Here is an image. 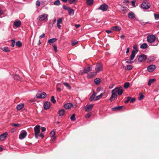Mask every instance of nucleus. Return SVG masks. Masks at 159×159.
Returning a JSON list of instances; mask_svg holds the SVG:
<instances>
[{
  "mask_svg": "<svg viewBox=\"0 0 159 159\" xmlns=\"http://www.w3.org/2000/svg\"><path fill=\"white\" fill-rule=\"evenodd\" d=\"M133 49L132 51L130 57L131 60H133L135 56L136 53L138 52V49H137V45L135 44L133 47Z\"/></svg>",
  "mask_w": 159,
  "mask_h": 159,
  "instance_id": "nucleus-1",
  "label": "nucleus"
},
{
  "mask_svg": "<svg viewBox=\"0 0 159 159\" xmlns=\"http://www.w3.org/2000/svg\"><path fill=\"white\" fill-rule=\"evenodd\" d=\"M123 90L122 87H116L113 90V92L117 93L119 95H121L123 93Z\"/></svg>",
  "mask_w": 159,
  "mask_h": 159,
  "instance_id": "nucleus-2",
  "label": "nucleus"
},
{
  "mask_svg": "<svg viewBox=\"0 0 159 159\" xmlns=\"http://www.w3.org/2000/svg\"><path fill=\"white\" fill-rule=\"evenodd\" d=\"M40 125H38L35 126L34 128V135L36 139H37L39 136V134L40 131Z\"/></svg>",
  "mask_w": 159,
  "mask_h": 159,
  "instance_id": "nucleus-3",
  "label": "nucleus"
},
{
  "mask_svg": "<svg viewBox=\"0 0 159 159\" xmlns=\"http://www.w3.org/2000/svg\"><path fill=\"white\" fill-rule=\"evenodd\" d=\"M156 40V37L153 34L148 35L147 37V41L148 42L152 43Z\"/></svg>",
  "mask_w": 159,
  "mask_h": 159,
  "instance_id": "nucleus-4",
  "label": "nucleus"
},
{
  "mask_svg": "<svg viewBox=\"0 0 159 159\" xmlns=\"http://www.w3.org/2000/svg\"><path fill=\"white\" fill-rule=\"evenodd\" d=\"M103 65L100 63H97L96 66L95 70L96 72L98 73L100 71L102 70Z\"/></svg>",
  "mask_w": 159,
  "mask_h": 159,
  "instance_id": "nucleus-5",
  "label": "nucleus"
},
{
  "mask_svg": "<svg viewBox=\"0 0 159 159\" xmlns=\"http://www.w3.org/2000/svg\"><path fill=\"white\" fill-rule=\"evenodd\" d=\"M46 93L45 92L38 93L36 94V97L38 98H44L46 97Z\"/></svg>",
  "mask_w": 159,
  "mask_h": 159,
  "instance_id": "nucleus-6",
  "label": "nucleus"
},
{
  "mask_svg": "<svg viewBox=\"0 0 159 159\" xmlns=\"http://www.w3.org/2000/svg\"><path fill=\"white\" fill-rule=\"evenodd\" d=\"M108 5L105 4H103L100 6L97 9L98 10H101L103 11H106L107 10L108 8Z\"/></svg>",
  "mask_w": 159,
  "mask_h": 159,
  "instance_id": "nucleus-7",
  "label": "nucleus"
},
{
  "mask_svg": "<svg viewBox=\"0 0 159 159\" xmlns=\"http://www.w3.org/2000/svg\"><path fill=\"white\" fill-rule=\"evenodd\" d=\"M156 68V66L154 65H151L147 67V70L150 72H152Z\"/></svg>",
  "mask_w": 159,
  "mask_h": 159,
  "instance_id": "nucleus-8",
  "label": "nucleus"
},
{
  "mask_svg": "<svg viewBox=\"0 0 159 159\" xmlns=\"http://www.w3.org/2000/svg\"><path fill=\"white\" fill-rule=\"evenodd\" d=\"M147 58V56L144 54L140 56L138 58V60L140 62H144L146 61Z\"/></svg>",
  "mask_w": 159,
  "mask_h": 159,
  "instance_id": "nucleus-9",
  "label": "nucleus"
},
{
  "mask_svg": "<svg viewBox=\"0 0 159 159\" xmlns=\"http://www.w3.org/2000/svg\"><path fill=\"white\" fill-rule=\"evenodd\" d=\"M150 4L149 3L143 2L141 5V7L143 9H148L150 8Z\"/></svg>",
  "mask_w": 159,
  "mask_h": 159,
  "instance_id": "nucleus-10",
  "label": "nucleus"
},
{
  "mask_svg": "<svg viewBox=\"0 0 159 159\" xmlns=\"http://www.w3.org/2000/svg\"><path fill=\"white\" fill-rule=\"evenodd\" d=\"M27 135V133L26 131L24 130L19 135V138L20 139H24Z\"/></svg>",
  "mask_w": 159,
  "mask_h": 159,
  "instance_id": "nucleus-11",
  "label": "nucleus"
},
{
  "mask_svg": "<svg viewBox=\"0 0 159 159\" xmlns=\"http://www.w3.org/2000/svg\"><path fill=\"white\" fill-rule=\"evenodd\" d=\"M92 67L91 66L89 67L84 68V70L83 72V74L88 73L91 71L92 70Z\"/></svg>",
  "mask_w": 159,
  "mask_h": 159,
  "instance_id": "nucleus-12",
  "label": "nucleus"
},
{
  "mask_svg": "<svg viewBox=\"0 0 159 159\" xmlns=\"http://www.w3.org/2000/svg\"><path fill=\"white\" fill-rule=\"evenodd\" d=\"M48 17V15L43 14L39 16V20L42 21L44 20L46 18H47Z\"/></svg>",
  "mask_w": 159,
  "mask_h": 159,
  "instance_id": "nucleus-13",
  "label": "nucleus"
},
{
  "mask_svg": "<svg viewBox=\"0 0 159 159\" xmlns=\"http://www.w3.org/2000/svg\"><path fill=\"white\" fill-rule=\"evenodd\" d=\"M111 97L110 98V100L111 102H112L115 98H117V95L115 93L113 92V90L111 91Z\"/></svg>",
  "mask_w": 159,
  "mask_h": 159,
  "instance_id": "nucleus-14",
  "label": "nucleus"
},
{
  "mask_svg": "<svg viewBox=\"0 0 159 159\" xmlns=\"http://www.w3.org/2000/svg\"><path fill=\"white\" fill-rule=\"evenodd\" d=\"M94 105L93 104H91L89 105H86L85 107V111H90L93 107V106Z\"/></svg>",
  "mask_w": 159,
  "mask_h": 159,
  "instance_id": "nucleus-15",
  "label": "nucleus"
},
{
  "mask_svg": "<svg viewBox=\"0 0 159 159\" xmlns=\"http://www.w3.org/2000/svg\"><path fill=\"white\" fill-rule=\"evenodd\" d=\"M7 132H5L3 134H1L0 135V140L3 141L4 140L5 138L7 137Z\"/></svg>",
  "mask_w": 159,
  "mask_h": 159,
  "instance_id": "nucleus-16",
  "label": "nucleus"
},
{
  "mask_svg": "<svg viewBox=\"0 0 159 159\" xmlns=\"http://www.w3.org/2000/svg\"><path fill=\"white\" fill-rule=\"evenodd\" d=\"M21 21L19 20H18L15 21L13 25L16 27L18 28L21 25Z\"/></svg>",
  "mask_w": 159,
  "mask_h": 159,
  "instance_id": "nucleus-17",
  "label": "nucleus"
},
{
  "mask_svg": "<svg viewBox=\"0 0 159 159\" xmlns=\"http://www.w3.org/2000/svg\"><path fill=\"white\" fill-rule=\"evenodd\" d=\"M97 74V72L96 71L90 72L88 74L87 77L88 78L90 79L95 76Z\"/></svg>",
  "mask_w": 159,
  "mask_h": 159,
  "instance_id": "nucleus-18",
  "label": "nucleus"
},
{
  "mask_svg": "<svg viewBox=\"0 0 159 159\" xmlns=\"http://www.w3.org/2000/svg\"><path fill=\"white\" fill-rule=\"evenodd\" d=\"M50 106V103L48 102H46L44 104V108L45 109H49Z\"/></svg>",
  "mask_w": 159,
  "mask_h": 159,
  "instance_id": "nucleus-19",
  "label": "nucleus"
},
{
  "mask_svg": "<svg viewBox=\"0 0 159 159\" xmlns=\"http://www.w3.org/2000/svg\"><path fill=\"white\" fill-rule=\"evenodd\" d=\"M62 20L61 18H59L57 20V27L59 29H61V25H60V24H61L62 22Z\"/></svg>",
  "mask_w": 159,
  "mask_h": 159,
  "instance_id": "nucleus-20",
  "label": "nucleus"
},
{
  "mask_svg": "<svg viewBox=\"0 0 159 159\" xmlns=\"http://www.w3.org/2000/svg\"><path fill=\"white\" fill-rule=\"evenodd\" d=\"M73 106L72 104L70 103H68L65 104L64 105V108L66 109H68L71 108Z\"/></svg>",
  "mask_w": 159,
  "mask_h": 159,
  "instance_id": "nucleus-21",
  "label": "nucleus"
},
{
  "mask_svg": "<svg viewBox=\"0 0 159 159\" xmlns=\"http://www.w3.org/2000/svg\"><path fill=\"white\" fill-rule=\"evenodd\" d=\"M111 29L115 31H119L121 30V28L120 26H115L112 27Z\"/></svg>",
  "mask_w": 159,
  "mask_h": 159,
  "instance_id": "nucleus-22",
  "label": "nucleus"
},
{
  "mask_svg": "<svg viewBox=\"0 0 159 159\" xmlns=\"http://www.w3.org/2000/svg\"><path fill=\"white\" fill-rule=\"evenodd\" d=\"M57 40V39L56 38H53L48 40V42L49 44L51 45L52 43H53Z\"/></svg>",
  "mask_w": 159,
  "mask_h": 159,
  "instance_id": "nucleus-23",
  "label": "nucleus"
},
{
  "mask_svg": "<svg viewBox=\"0 0 159 159\" xmlns=\"http://www.w3.org/2000/svg\"><path fill=\"white\" fill-rule=\"evenodd\" d=\"M123 107V106H120L118 107H114L111 108L112 111H116L117 110H120Z\"/></svg>",
  "mask_w": 159,
  "mask_h": 159,
  "instance_id": "nucleus-24",
  "label": "nucleus"
},
{
  "mask_svg": "<svg viewBox=\"0 0 159 159\" xmlns=\"http://www.w3.org/2000/svg\"><path fill=\"white\" fill-rule=\"evenodd\" d=\"M128 16L129 18L131 19H134L135 17V15L134 13L132 12H130L128 13Z\"/></svg>",
  "mask_w": 159,
  "mask_h": 159,
  "instance_id": "nucleus-25",
  "label": "nucleus"
},
{
  "mask_svg": "<svg viewBox=\"0 0 159 159\" xmlns=\"http://www.w3.org/2000/svg\"><path fill=\"white\" fill-rule=\"evenodd\" d=\"M156 80L155 79H149L148 84V86H150L152 83H154Z\"/></svg>",
  "mask_w": 159,
  "mask_h": 159,
  "instance_id": "nucleus-26",
  "label": "nucleus"
},
{
  "mask_svg": "<svg viewBox=\"0 0 159 159\" xmlns=\"http://www.w3.org/2000/svg\"><path fill=\"white\" fill-rule=\"evenodd\" d=\"M155 57L152 56H150L147 59V62H150L153 61L155 60Z\"/></svg>",
  "mask_w": 159,
  "mask_h": 159,
  "instance_id": "nucleus-27",
  "label": "nucleus"
},
{
  "mask_svg": "<svg viewBox=\"0 0 159 159\" xmlns=\"http://www.w3.org/2000/svg\"><path fill=\"white\" fill-rule=\"evenodd\" d=\"M65 113V110L63 109L60 110L58 111V114L60 116H63Z\"/></svg>",
  "mask_w": 159,
  "mask_h": 159,
  "instance_id": "nucleus-28",
  "label": "nucleus"
},
{
  "mask_svg": "<svg viewBox=\"0 0 159 159\" xmlns=\"http://www.w3.org/2000/svg\"><path fill=\"white\" fill-rule=\"evenodd\" d=\"M69 14L70 16H72L74 15V11L73 9L70 8L68 10Z\"/></svg>",
  "mask_w": 159,
  "mask_h": 159,
  "instance_id": "nucleus-29",
  "label": "nucleus"
},
{
  "mask_svg": "<svg viewBox=\"0 0 159 159\" xmlns=\"http://www.w3.org/2000/svg\"><path fill=\"white\" fill-rule=\"evenodd\" d=\"M94 82L96 84L99 85L101 82L100 79L99 78H96L94 79Z\"/></svg>",
  "mask_w": 159,
  "mask_h": 159,
  "instance_id": "nucleus-30",
  "label": "nucleus"
},
{
  "mask_svg": "<svg viewBox=\"0 0 159 159\" xmlns=\"http://www.w3.org/2000/svg\"><path fill=\"white\" fill-rule=\"evenodd\" d=\"M24 107V104H18L16 107V109L17 110H20Z\"/></svg>",
  "mask_w": 159,
  "mask_h": 159,
  "instance_id": "nucleus-31",
  "label": "nucleus"
},
{
  "mask_svg": "<svg viewBox=\"0 0 159 159\" xmlns=\"http://www.w3.org/2000/svg\"><path fill=\"white\" fill-rule=\"evenodd\" d=\"M1 49L3 51L6 52H8L10 51V49L8 47H7L2 48Z\"/></svg>",
  "mask_w": 159,
  "mask_h": 159,
  "instance_id": "nucleus-32",
  "label": "nucleus"
},
{
  "mask_svg": "<svg viewBox=\"0 0 159 159\" xmlns=\"http://www.w3.org/2000/svg\"><path fill=\"white\" fill-rule=\"evenodd\" d=\"M87 4L89 6H91L93 4V0H86Z\"/></svg>",
  "mask_w": 159,
  "mask_h": 159,
  "instance_id": "nucleus-33",
  "label": "nucleus"
},
{
  "mask_svg": "<svg viewBox=\"0 0 159 159\" xmlns=\"http://www.w3.org/2000/svg\"><path fill=\"white\" fill-rule=\"evenodd\" d=\"M148 47V45L146 43H144L142 44L141 46H140V48L142 49H145L147 48Z\"/></svg>",
  "mask_w": 159,
  "mask_h": 159,
  "instance_id": "nucleus-34",
  "label": "nucleus"
},
{
  "mask_svg": "<svg viewBox=\"0 0 159 159\" xmlns=\"http://www.w3.org/2000/svg\"><path fill=\"white\" fill-rule=\"evenodd\" d=\"M13 78L15 80H18L20 81L21 80V78L17 75H14L13 76Z\"/></svg>",
  "mask_w": 159,
  "mask_h": 159,
  "instance_id": "nucleus-35",
  "label": "nucleus"
},
{
  "mask_svg": "<svg viewBox=\"0 0 159 159\" xmlns=\"http://www.w3.org/2000/svg\"><path fill=\"white\" fill-rule=\"evenodd\" d=\"M133 68V66L131 65H127L125 69L126 70H131Z\"/></svg>",
  "mask_w": 159,
  "mask_h": 159,
  "instance_id": "nucleus-36",
  "label": "nucleus"
},
{
  "mask_svg": "<svg viewBox=\"0 0 159 159\" xmlns=\"http://www.w3.org/2000/svg\"><path fill=\"white\" fill-rule=\"evenodd\" d=\"M63 84L66 86L68 89H71V87L69 84L66 82H65L63 83Z\"/></svg>",
  "mask_w": 159,
  "mask_h": 159,
  "instance_id": "nucleus-37",
  "label": "nucleus"
},
{
  "mask_svg": "<svg viewBox=\"0 0 159 159\" xmlns=\"http://www.w3.org/2000/svg\"><path fill=\"white\" fill-rule=\"evenodd\" d=\"M129 82H126L124 84V87L125 89H127L129 87Z\"/></svg>",
  "mask_w": 159,
  "mask_h": 159,
  "instance_id": "nucleus-38",
  "label": "nucleus"
},
{
  "mask_svg": "<svg viewBox=\"0 0 159 159\" xmlns=\"http://www.w3.org/2000/svg\"><path fill=\"white\" fill-rule=\"evenodd\" d=\"M103 95V93H101L100 95L97 96L95 97V101L98 100H99L100 98H101Z\"/></svg>",
  "mask_w": 159,
  "mask_h": 159,
  "instance_id": "nucleus-39",
  "label": "nucleus"
},
{
  "mask_svg": "<svg viewBox=\"0 0 159 159\" xmlns=\"http://www.w3.org/2000/svg\"><path fill=\"white\" fill-rule=\"evenodd\" d=\"M16 45L19 47H20L22 45V44L20 41H18L16 42Z\"/></svg>",
  "mask_w": 159,
  "mask_h": 159,
  "instance_id": "nucleus-40",
  "label": "nucleus"
},
{
  "mask_svg": "<svg viewBox=\"0 0 159 159\" xmlns=\"http://www.w3.org/2000/svg\"><path fill=\"white\" fill-rule=\"evenodd\" d=\"M95 97L94 96H93L92 95L89 98V100L90 101H95Z\"/></svg>",
  "mask_w": 159,
  "mask_h": 159,
  "instance_id": "nucleus-41",
  "label": "nucleus"
},
{
  "mask_svg": "<svg viewBox=\"0 0 159 159\" xmlns=\"http://www.w3.org/2000/svg\"><path fill=\"white\" fill-rule=\"evenodd\" d=\"M140 96L139 97L138 99L139 100H141L142 99H143L144 98V96L141 93H139Z\"/></svg>",
  "mask_w": 159,
  "mask_h": 159,
  "instance_id": "nucleus-42",
  "label": "nucleus"
},
{
  "mask_svg": "<svg viewBox=\"0 0 159 159\" xmlns=\"http://www.w3.org/2000/svg\"><path fill=\"white\" fill-rule=\"evenodd\" d=\"M70 120L73 121H75V114H73L70 117Z\"/></svg>",
  "mask_w": 159,
  "mask_h": 159,
  "instance_id": "nucleus-43",
  "label": "nucleus"
},
{
  "mask_svg": "<svg viewBox=\"0 0 159 159\" xmlns=\"http://www.w3.org/2000/svg\"><path fill=\"white\" fill-rule=\"evenodd\" d=\"M51 101L53 103H55L56 102V100L55 99V98L54 96H52L51 98Z\"/></svg>",
  "mask_w": 159,
  "mask_h": 159,
  "instance_id": "nucleus-44",
  "label": "nucleus"
},
{
  "mask_svg": "<svg viewBox=\"0 0 159 159\" xmlns=\"http://www.w3.org/2000/svg\"><path fill=\"white\" fill-rule=\"evenodd\" d=\"M54 4L55 5H59L60 4V1L59 0H57L54 2Z\"/></svg>",
  "mask_w": 159,
  "mask_h": 159,
  "instance_id": "nucleus-45",
  "label": "nucleus"
},
{
  "mask_svg": "<svg viewBox=\"0 0 159 159\" xmlns=\"http://www.w3.org/2000/svg\"><path fill=\"white\" fill-rule=\"evenodd\" d=\"M11 46L12 47H14V46L15 45V39H11Z\"/></svg>",
  "mask_w": 159,
  "mask_h": 159,
  "instance_id": "nucleus-46",
  "label": "nucleus"
},
{
  "mask_svg": "<svg viewBox=\"0 0 159 159\" xmlns=\"http://www.w3.org/2000/svg\"><path fill=\"white\" fill-rule=\"evenodd\" d=\"M154 16L155 19L156 20H158L159 19V14H156L154 13Z\"/></svg>",
  "mask_w": 159,
  "mask_h": 159,
  "instance_id": "nucleus-47",
  "label": "nucleus"
},
{
  "mask_svg": "<svg viewBox=\"0 0 159 159\" xmlns=\"http://www.w3.org/2000/svg\"><path fill=\"white\" fill-rule=\"evenodd\" d=\"M127 9V8L125 7H121V10L124 11V12H123V13H125V11H126Z\"/></svg>",
  "mask_w": 159,
  "mask_h": 159,
  "instance_id": "nucleus-48",
  "label": "nucleus"
},
{
  "mask_svg": "<svg viewBox=\"0 0 159 159\" xmlns=\"http://www.w3.org/2000/svg\"><path fill=\"white\" fill-rule=\"evenodd\" d=\"M52 46L56 52H57V45L56 44H54L52 45Z\"/></svg>",
  "mask_w": 159,
  "mask_h": 159,
  "instance_id": "nucleus-49",
  "label": "nucleus"
},
{
  "mask_svg": "<svg viewBox=\"0 0 159 159\" xmlns=\"http://www.w3.org/2000/svg\"><path fill=\"white\" fill-rule=\"evenodd\" d=\"M131 97H128L127 98V99L125 100L124 102L125 103H128L129 101L131 99Z\"/></svg>",
  "mask_w": 159,
  "mask_h": 159,
  "instance_id": "nucleus-50",
  "label": "nucleus"
},
{
  "mask_svg": "<svg viewBox=\"0 0 159 159\" xmlns=\"http://www.w3.org/2000/svg\"><path fill=\"white\" fill-rule=\"evenodd\" d=\"M78 1V0H69V3L72 4L77 2Z\"/></svg>",
  "mask_w": 159,
  "mask_h": 159,
  "instance_id": "nucleus-51",
  "label": "nucleus"
},
{
  "mask_svg": "<svg viewBox=\"0 0 159 159\" xmlns=\"http://www.w3.org/2000/svg\"><path fill=\"white\" fill-rule=\"evenodd\" d=\"M78 43V41L76 40H75L73 41L72 42L71 45L72 46H74L76 45Z\"/></svg>",
  "mask_w": 159,
  "mask_h": 159,
  "instance_id": "nucleus-52",
  "label": "nucleus"
},
{
  "mask_svg": "<svg viewBox=\"0 0 159 159\" xmlns=\"http://www.w3.org/2000/svg\"><path fill=\"white\" fill-rule=\"evenodd\" d=\"M11 125L12 126L14 127H18L20 125V124H15V123H12L11 124Z\"/></svg>",
  "mask_w": 159,
  "mask_h": 159,
  "instance_id": "nucleus-53",
  "label": "nucleus"
},
{
  "mask_svg": "<svg viewBox=\"0 0 159 159\" xmlns=\"http://www.w3.org/2000/svg\"><path fill=\"white\" fill-rule=\"evenodd\" d=\"M131 60L130 59H127V61H126V63H129L131 64L133 63V61H132V60Z\"/></svg>",
  "mask_w": 159,
  "mask_h": 159,
  "instance_id": "nucleus-54",
  "label": "nucleus"
},
{
  "mask_svg": "<svg viewBox=\"0 0 159 159\" xmlns=\"http://www.w3.org/2000/svg\"><path fill=\"white\" fill-rule=\"evenodd\" d=\"M50 134V136H51V137H54L55 136L54 135L55 134V132L53 131H52L51 132Z\"/></svg>",
  "mask_w": 159,
  "mask_h": 159,
  "instance_id": "nucleus-55",
  "label": "nucleus"
},
{
  "mask_svg": "<svg viewBox=\"0 0 159 159\" xmlns=\"http://www.w3.org/2000/svg\"><path fill=\"white\" fill-rule=\"evenodd\" d=\"M91 115L90 113H88L85 115V117L86 118H89L90 117Z\"/></svg>",
  "mask_w": 159,
  "mask_h": 159,
  "instance_id": "nucleus-56",
  "label": "nucleus"
},
{
  "mask_svg": "<svg viewBox=\"0 0 159 159\" xmlns=\"http://www.w3.org/2000/svg\"><path fill=\"white\" fill-rule=\"evenodd\" d=\"M63 7L64 9L66 10H68L70 8L69 7H67L65 5H64L63 6Z\"/></svg>",
  "mask_w": 159,
  "mask_h": 159,
  "instance_id": "nucleus-57",
  "label": "nucleus"
},
{
  "mask_svg": "<svg viewBox=\"0 0 159 159\" xmlns=\"http://www.w3.org/2000/svg\"><path fill=\"white\" fill-rule=\"evenodd\" d=\"M135 98H132V99L131 98V99L130 100V103H133L135 102Z\"/></svg>",
  "mask_w": 159,
  "mask_h": 159,
  "instance_id": "nucleus-58",
  "label": "nucleus"
},
{
  "mask_svg": "<svg viewBox=\"0 0 159 159\" xmlns=\"http://www.w3.org/2000/svg\"><path fill=\"white\" fill-rule=\"evenodd\" d=\"M102 89V87H99L97 88V90L98 92H99V91H100Z\"/></svg>",
  "mask_w": 159,
  "mask_h": 159,
  "instance_id": "nucleus-59",
  "label": "nucleus"
},
{
  "mask_svg": "<svg viewBox=\"0 0 159 159\" xmlns=\"http://www.w3.org/2000/svg\"><path fill=\"white\" fill-rule=\"evenodd\" d=\"M36 4L37 7H39L40 5V2L39 1H37L36 2Z\"/></svg>",
  "mask_w": 159,
  "mask_h": 159,
  "instance_id": "nucleus-60",
  "label": "nucleus"
},
{
  "mask_svg": "<svg viewBox=\"0 0 159 159\" xmlns=\"http://www.w3.org/2000/svg\"><path fill=\"white\" fill-rule=\"evenodd\" d=\"M41 130L42 132H43L46 130V128L45 127H42L41 128Z\"/></svg>",
  "mask_w": 159,
  "mask_h": 159,
  "instance_id": "nucleus-61",
  "label": "nucleus"
},
{
  "mask_svg": "<svg viewBox=\"0 0 159 159\" xmlns=\"http://www.w3.org/2000/svg\"><path fill=\"white\" fill-rule=\"evenodd\" d=\"M135 1H132L131 2V3H132V6L133 7H135Z\"/></svg>",
  "mask_w": 159,
  "mask_h": 159,
  "instance_id": "nucleus-62",
  "label": "nucleus"
},
{
  "mask_svg": "<svg viewBox=\"0 0 159 159\" xmlns=\"http://www.w3.org/2000/svg\"><path fill=\"white\" fill-rule=\"evenodd\" d=\"M105 31L108 34L111 33L112 32V31L110 30H106Z\"/></svg>",
  "mask_w": 159,
  "mask_h": 159,
  "instance_id": "nucleus-63",
  "label": "nucleus"
},
{
  "mask_svg": "<svg viewBox=\"0 0 159 159\" xmlns=\"http://www.w3.org/2000/svg\"><path fill=\"white\" fill-rule=\"evenodd\" d=\"M39 136L41 137V138H43L44 137V134L43 133H41L40 134H39Z\"/></svg>",
  "mask_w": 159,
  "mask_h": 159,
  "instance_id": "nucleus-64",
  "label": "nucleus"
}]
</instances>
